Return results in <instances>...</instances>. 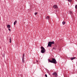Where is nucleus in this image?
I'll return each instance as SVG.
<instances>
[{"label":"nucleus","instance_id":"1","mask_svg":"<svg viewBox=\"0 0 77 77\" xmlns=\"http://www.w3.org/2000/svg\"><path fill=\"white\" fill-rule=\"evenodd\" d=\"M48 61L51 62V63H54V64H56L57 63V61H56V60L54 58H52V60H50L49 59H48Z\"/></svg>","mask_w":77,"mask_h":77},{"label":"nucleus","instance_id":"2","mask_svg":"<svg viewBox=\"0 0 77 77\" xmlns=\"http://www.w3.org/2000/svg\"><path fill=\"white\" fill-rule=\"evenodd\" d=\"M41 49L42 50H41V53H44L45 52V49L43 46H42L41 47Z\"/></svg>","mask_w":77,"mask_h":77},{"label":"nucleus","instance_id":"3","mask_svg":"<svg viewBox=\"0 0 77 77\" xmlns=\"http://www.w3.org/2000/svg\"><path fill=\"white\" fill-rule=\"evenodd\" d=\"M52 44L50 42H49L48 43V47H51Z\"/></svg>","mask_w":77,"mask_h":77},{"label":"nucleus","instance_id":"4","mask_svg":"<svg viewBox=\"0 0 77 77\" xmlns=\"http://www.w3.org/2000/svg\"><path fill=\"white\" fill-rule=\"evenodd\" d=\"M53 8L54 9H57L58 8V7H57V5H54L53 6Z\"/></svg>","mask_w":77,"mask_h":77},{"label":"nucleus","instance_id":"5","mask_svg":"<svg viewBox=\"0 0 77 77\" xmlns=\"http://www.w3.org/2000/svg\"><path fill=\"white\" fill-rule=\"evenodd\" d=\"M53 75H54L55 77H57V73L56 72L53 73L52 74Z\"/></svg>","mask_w":77,"mask_h":77},{"label":"nucleus","instance_id":"6","mask_svg":"<svg viewBox=\"0 0 77 77\" xmlns=\"http://www.w3.org/2000/svg\"><path fill=\"white\" fill-rule=\"evenodd\" d=\"M47 19H48V20H50V17L49 16H47L46 17V20H47Z\"/></svg>","mask_w":77,"mask_h":77},{"label":"nucleus","instance_id":"7","mask_svg":"<svg viewBox=\"0 0 77 77\" xmlns=\"http://www.w3.org/2000/svg\"><path fill=\"white\" fill-rule=\"evenodd\" d=\"M75 59V57H73L71 58L70 59L71 60H74V59Z\"/></svg>","mask_w":77,"mask_h":77},{"label":"nucleus","instance_id":"8","mask_svg":"<svg viewBox=\"0 0 77 77\" xmlns=\"http://www.w3.org/2000/svg\"><path fill=\"white\" fill-rule=\"evenodd\" d=\"M24 58H22V63H24L25 61H24Z\"/></svg>","mask_w":77,"mask_h":77},{"label":"nucleus","instance_id":"9","mask_svg":"<svg viewBox=\"0 0 77 77\" xmlns=\"http://www.w3.org/2000/svg\"><path fill=\"white\" fill-rule=\"evenodd\" d=\"M51 42V44H54V41H53V42Z\"/></svg>","mask_w":77,"mask_h":77},{"label":"nucleus","instance_id":"10","mask_svg":"<svg viewBox=\"0 0 77 77\" xmlns=\"http://www.w3.org/2000/svg\"><path fill=\"white\" fill-rule=\"evenodd\" d=\"M17 20H15V21L14 22V25H15L16 24H17Z\"/></svg>","mask_w":77,"mask_h":77},{"label":"nucleus","instance_id":"11","mask_svg":"<svg viewBox=\"0 0 77 77\" xmlns=\"http://www.w3.org/2000/svg\"><path fill=\"white\" fill-rule=\"evenodd\" d=\"M62 24L63 25H64V24H65V21H63L62 22Z\"/></svg>","mask_w":77,"mask_h":77},{"label":"nucleus","instance_id":"12","mask_svg":"<svg viewBox=\"0 0 77 77\" xmlns=\"http://www.w3.org/2000/svg\"><path fill=\"white\" fill-rule=\"evenodd\" d=\"M7 27L8 28H10V25H8L7 26Z\"/></svg>","mask_w":77,"mask_h":77},{"label":"nucleus","instance_id":"13","mask_svg":"<svg viewBox=\"0 0 77 77\" xmlns=\"http://www.w3.org/2000/svg\"><path fill=\"white\" fill-rule=\"evenodd\" d=\"M70 14H73V12L72 11H70Z\"/></svg>","mask_w":77,"mask_h":77},{"label":"nucleus","instance_id":"14","mask_svg":"<svg viewBox=\"0 0 77 77\" xmlns=\"http://www.w3.org/2000/svg\"><path fill=\"white\" fill-rule=\"evenodd\" d=\"M35 15H36L38 14V12H35L34 13Z\"/></svg>","mask_w":77,"mask_h":77},{"label":"nucleus","instance_id":"15","mask_svg":"<svg viewBox=\"0 0 77 77\" xmlns=\"http://www.w3.org/2000/svg\"><path fill=\"white\" fill-rule=\"evenodd\" d=\"M68 2H72V0H68Z\"/></svg>","mask_w":77,"mask_h":77},{"label":"nucleus","instance_id":"16","mask_svg":"<svg viewBox=\"0 0 77 77\" xmlns=\"http://www.w3.org/2000/svg\"><path fill=\"white\" fill-rule=\"evenodd\" d=\"M75 8L77 9V5H75Z\"/></svg>","mask_w":77,"mask_h":77},{"label":"nucleus","instance_id":"17","mask_svg":"<svg viewBox=\"0 0 77 77\" xmlns=\"http://www.w3.org/2000/svg\"><path fill=\"white\" fill-rule=\"evenodd\" d=\"M22 58H24V54L23 55V57Z\"/></svg>","mask_w":77,"mask_h":77},{"label":"nucleus","instance_id":"18","mask_svg":"<svg viewBox=\"0 0 77 77\" xmlns=\"http://www.w3.org/2000/svg\"><path fill=\"white\" fill-rule=\"evenodd\" d=\"M53 49H54V50H56V48L54 47L53 48Z\"/></svg>","mask_w":77,"mask_h":77},{"label":"nucleus","instance_id":"19","mask_svg":"<svg viewBox=\"0 0 77 77\" xmlns=\"http://www.w3.org/2000/svg\"><path fill=\"white\" fill-rule=\"evenodd\" d=\"M45 76L46 77H47V74H45Z\"/></svg>","mask_w":77,"mask_h":77},{"label":"nucleus","instance_id":"20","mask_svg":"<svg viewBox=\"0 0 77 77\" xmlns=\"http://www.w3.org/2000/svg\"><path fill=\"white\" fill-rule=\"evenodd\" d=\"M10 43H11V40L10 39Z\"/></svg>","mask_w":77,"mask_h":77},{"label":"nucleus","instance_id":"21","mask_svg":"<svg viewBox=\"0 0 77 77\" xmlns=\"http://www.w3.org/2000/svg\"><path fill=\"white\" fill-rule=\"evenodd\" d=\"M8 30H9V31H10V29L9 28Z\"/></svg>","mask_w":77,"mask_h":77}]
</instances>
